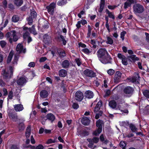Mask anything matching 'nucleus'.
<instances>
[{"mask_svg": "<svg viewBox=\"0 0 149 149\" xmlns=\"http://www.w3.org/2000/svg\"><path fill=\"white\" fill-rule=\"evenodd\" d=\"M13 68L12 67H10L8 68L3 71L2 74L3 78L6 79L10 78L13 75Z\"/></svg>", "mask_w": 149, "mask_h": 149, "instance_id": "1", "label": "nucleus"}, {"mask_svg": "<svg viewBox=\"0 0 149 149\" xmlns=\"http://www.w3.org/2000/svg\"><path fill=\"white\" fill-rule=\"evenodd\" d=\"M6 36L7 38H9V41L11 43L13 40L16 41L18 39V38L16 35V32L15 31H12L10 32L7 33Z\"/></svg>", "mask_w": 149, "mask_h": 149, "instance_id": "2", "label": "nucleus"}, {"mask_svg": "<svg viewBox=\"0 0 149 149\" xmlns=\"http://www.w3.org/2000/svg\"><path fill=\"white\" fill-rule=\"evenodd\" d=\"M103 124L102 121L100 120H98L96 123V125L98 127L97 130L95 131L93 133V134L96 136H98L102 131V125Z\"/></svg>", "mask_w": 149, "mask_h": 149, "instance_id": "3", "label": "nucleus"}, {"mask_svg": "<svg viewBox=\"0 0 149 149\" xmlns=\"http://www.w3.org/2000/svg\"><path fill=\"white\" fill-rule=\"evenodd\" d=\"M8 116L10 118L14 121L16 122L18 120V117L15 113L14 110L12 109H9L8 111Z\"/></svg>", "mask_w": 149, "mask_h": 149, "instance_id": "4", "label": "nucleus"}, {"mask_svg": "<svg viewBox=\"0 0 149 149\" xmlns=\"http://www.w3.org/2000/svg\"><path fill=\"white\" fill-rule=\"evenodd\" d=\"M134 11L136 13H141L143 12L144 10L143 7L139 4H136L133 7Z\"/></svg>", "mask_w": 149, "mask_h": 149, "instance_id": "5", "label": "nucleus"}, {"mask_svg": "<svg viewBox=\"0 0 149 149\" xmlns=\"http://www.w3.org/2000/svg\"><path fill=\"white\" fill-rule=\"evenodd\" d=\"M97 56L98 58L108 55L107 52L104 49H100L97 52Z\"/></svg>", "mask_w": 149, "mask_h": 149, "instance_id": "6", "label": "nucleus"}, {"mask_svg": "<svg viewBox=\"0 0 149 149\" xmlns=\"http://www.w3.org/2000/svg\"><path fill=\"white\" fill-rule=\"evenodd\" d=\"M75 97L77 101H81L83 98V94L80 91H77L75 93Z\"/></svg>", "mask_w": 149, "mask_h": 149, "instance_id": "7", "label": "nucleus"}, {"mask_svg": "<svg viewBox=\"0 0 149 149\" xmlns=\"http://www.w3.org/2000/svg\"><path fill=\"white\" fill-rule=\"evenodd\" d=\"M118 57L122 61V64L124 65H127L128 64L127 58L125 56L120 53L117 55Z\"/></svg>", "mask_w": 149, "mask_h": 149, "instance_id": "8", "label": "nucleus"}, {"mask_svg": "<svg viewBox=\"0 0 149 149\" xmlns=\"http://www.w3.org/2000/svg\"><path fill=\"white\" fill-rule=\"evenodd\" d=\"M24 33L23 35V37L24 39L26 40L29 43L31 42L32 40L30 36V34L28 32L27 30H24Z\"/></svg>", "mask_w": 149, "mask_h": 149, "instance_id": "9", "label": "nucleus"}, {"mask_svg": "<svg viewBox=\"0 0 149 149\" xmlns=\"http://www.w3.org/2000/svg\"><path fill=\"white\" fill-rule=\"evenodd\" d=\"M55 7V4L54 3H52L49 6H47V8L49 13L52 15H53Z\"/></svg>", "mask_w": 149, "mask_h": 149, "instance_id": "10", "label": "nucleus"}, {"mask_svg": "<svg viewBox=\"0 0 149 149\" xmlns=\"http://www.w3.org/2000/svg\"><path fill=\"white\" fill-rule=\"evenodd\" d=\"M100 61L103 64H106L110 62V57L108 55L107 56L99 58Z\"/></svg>", "mask_w": 149, "mask_h": 149, "instance_id": "11", "label": "nucleus"}, {"mask_svg": "<svg viewBox=\"0 0 149 149\" xmlns=\"http://www.w3.org/2000/svg\"><path fill=\"white\" fill-rule=\"evenodd\" d=\"M84 74L86 76L90 77H93L95 75V73L93 71L89 69L85 70Z\"/></svg>", "mask_w": 149, "mask_h": 149, "instance_id": "12", "label": "nucleus"}, {"mask_svg": "<svg viewBox=\"0 0 149 149\" xmlns=\"http://www.w3.org/2000/svg\"><path fill=\"white\" fill-rule=\"evenodd\" d=\"M16 50L19 53H25L26 52L25 49L24 48L23 46L21 44H19L17 46L16 48Z\"/></svg>", "mask_w": 149, "mask_h": 149, "instance_id": "13", "label": "nucleus"}, {"mask_svg": "<svg viewBox=\"0 0 149 149\" xmlns=\"http://www.w3.org/2000/svg\"><path fill=\"white\" fill-rule=\"evenodd\" d=\"M121 75V73L119 71H117L116 72L114 79V81L115 82L117 83L120 81Z\"/></svg>", "mask_w": 149, "mask_h": 149, "instance_id": "14", "label": "nucleus"}, {"mask_svg": "<svg viewBox=\"0 0 149 149\" xmlns=\"http://www.w3.org/2000/svg\"><path fill=\"white\" fill-rule=\"evenodd\" d=\"M23 30H27L28 31L33 33L34 35H36L37 34V33L34 28V26L33 25L31 28H28L26 27H23Z\"/></svg>", "mask_w": 149, "mask_h": 149, "instance_id": "15", "label": "nucleus"}, {"mask_svg": "<svg viewBox=\"0 0 149 149\" xmlns=\"http://www.w3.org/2000/svg\"><path fill=\"white\" fill-rule=\"evenodd\" d=\"M43 41L46 43L48 44L51 42V37L47 35H45L43 36Z\"/></svg>", "mask_w": 149, "mask_h": 149, "instance_id": "16", "label": "nucleus"}, {"mask_svg": "<svg viewBox=\"0 0 149 149\" xmlns=\"http://www.w3.org/2000/svg\"><path fill=\"white\" fill-rule=\"evenodd\" d=\"M14 108L17 112L21 111L24 109L23 106L22 104H15L14 106Z\"/></svg>", "mask_w": 149, "mask_h": 149, "instance_id": "17", "label": "nucleus"}, {"mask_svg": "<svg viewBox=\"0 0 149 149\" xmlns=\"http://www.w3.org/2000/svg\"><path fill=\"white\" fill-rule=\"evenodd\" d=\"M85 96L88 99H91L93 97L94 94L92 91H88L85 92Z\"/></svg>", "mask_w": 149, "mask_h": 149, "instance_id": "18", "label": "nucleus"}, {"mask_svg": "<svg viewBox=\"0 0 149 149\" xmlns=\"http://www.w3.org/2000/svg\"><path fill=\"white\" fill-rule=\"evenodd\" d=\"M26 82V79L24 77L20 78L17 81V84L20 85H22Z\"/></svg>", "mask_w": 149, "mask_h": 149, "instance_id": "19", "label": "nucleus"}, {"mask_svg": "<svg viewBox=\"0 0 149 149\" xmlns=\"http://www.w3.org/2000/svg\"><path fill=\"white\" fill-rule=\"evenodd\" d=\"M81 121L82 123L85 125H87L90 123V120L86 117H85L82 118Z\"/></svg>", "mask_w": 149, "mask_h": 149, "instance_id": "20", "label": "nucleus"}, {"mask_svg": "<svg viewBox=\"0 0 149 149\" xmlns=\"http://www.w3.org/2000/svg\"><path fill=\"white\" fill-rule=\"evenodd\" d=\"M124 91L126 94H130L133 92V89L130 87L127 86L124 89Z\"/></svg>", "mask_w": 149, "mask_h": 149, "instance_id": "21", "label": "nucleus"}, {"mask_svg": "<svg viewBox=\"0 0 149 149\" xmlns=\"http://www.w3.org/2000/svg\"><path fill=\"white\" fill-rule=\"evenodd\" d=\"M47 119L52 122L55 120V117L53 114L50 113L47 114Z\"/></svg>", "mask_w": 149, "mask_h": 149, "instance_id": "22", "label": "nucleus"}, {"mask_svg": "<svg viewBox=\"0 0 149 149\" xmlns=\"http://www.w3.org/2000/svg\"><path fill=\"white\" fill-rule=\"evenodd\" d=\"M122 104H120L118 105L117 106H116V109H118L120 110L121 112H123L125 113H127L128 111L127 110H123V108L122 107Z\"/></svg>", "mask_w": 149, "mask_h": 149, "instance_id": "23", "label": "nucleus"}, {"mask_svg": "<svg viewBox=\"0 0 149 149\" xmlns=\"http://www.w3.org/2000/svg\"><path fill=\"white\" fill-rule=\"evenodd\" d=\"M70 65L69 61L67 60H65L62 63V67L65 68H66L68 67Z\"/></svg>", "mask_w": 149, "mask_h": 149, "instance_id": "24", "label": "nucleus"}, {"mask_svg": "<svg viewBox=\"0 0 149 149\" xmlns=\"http://www.w3.org/2000/svg\"><path fill=\"white\" fill-rule=\"evenodd\" d=\"M59 74L60 76L65 77L67 74V72L64 69H61L59 72Z\"/></svg>", "mask_w": 149, "mask_h": 149, "instance_id": "25", "label": "nucleus"}, {"mask_svg": "<svg viewBox=\"0 0 149 149\" xmlns=\"http://www.w3.org/2000/svg\"><path fill=\"white\" fill-rule=\"evenodd\" d=\"M23 0H14V4L18 7L21 6L23 3Z\"/></svg>", "mask_w": 149, "mask_h": 149, "instance_id": "26", "label": "nucleus"}, {"mask_svg": "<svg viewBox=\"0 0 149 149\" xmlns=\"http://www.w3.org/2000/svg\"><path fill=\"white\" fill-rule=\"evenodd\" d=\"M48 93L45 90H43L41 91L40 93V95L41 97L43 98H45L48 96Z\"/></svg>", "mask_w": 149, "mask_h": 149, "instance_id": "27", "label": "nucleus"}, {"mask_svg": "<svg viewBox=\"0 0 149 149\" xmlns=\"http://www.w3.org/2000/svg\"><path fill=\"white\" fill-rule=\"evenodd\" d=\"M106 13L108 15V16L110 18L114 19H115V16L113 13L110 12L108 9L105 10Z\"/></svg>", "mask_w": 149, "mask_h": 149, "instance_id": "28", "label": "nucleus"}, {"mask_svg": "<svg viewBox=\"0 0 149 149\" xmlns=\"http://www.w3.org/2000/svg\"><path fill=\"white\" fill-rule=\"evenodd\" d=\"M101 101H99L98 102L94 109V111L95 112H97L99 110L101 106Z\"/></svg>", "mask_w": 149, "mask_h": 149, "instance_id": "29", "label": "nucleus"}, {"mask_svg": "<svg viewBox=\"0 0 149 149\" xmlns=\"http://www.w3.org/2000/svg\"><path fill=\"white\" fill-rule=\"evenodd\" d=\"M109 104V106L113 109H115L116 107V103L114 100L110 101Z\"/></svg>", "mask_w": 149, "mask_h": 149, "instance_id": "30", "label": "nucleus"}, {"mask_svg": "<svg viewBox=\"0 0 149 149\" xmlns=\"http://www.w3.org/2000/svg\"><path fill=\"white\" fill-rule=\"evenodd\" d=\"M104 0H101L100 9L99 11L101 12L104 8Z\"/></svg>", "mask_w": 149, "mask_h": 149, "instance_id": "31", "label": "nucleus"}, {"mask_svg": "<svg viewBox=\"0 0 149 149\" xmlns=\"http://www.w3.org/2000/svg\"><path fill=\"white\" fill-rule=\"evenodd\" d=\"M57 52L60 56L61 57H64L65 56V52L63 50L58 49Z\"/></svg>", "mask_w": 149, "mask_h": 149, "instance_id": "32", "label": "nucleus"}, {"mask_svg": "<svg viewBox=\"0 0 149 149\" xmlns=\"http://www.w3.org/2000/svg\"><path fill=\"white\" fill-rule=\"evenodd\" d=\"M13 55V53L12 52H10L8 57L7 62V63H9L11 61Z\"/></svg>", "mask_w": 149, "mask_h": 149, "instance_id": "33", "label": "nucleus"}, {"mask_svg": "<svg viewBox=\"0 0 149 149\" xmlns=\"http://www.w3.org/2000/svg\"><path fill=\"white\" fill-rule=\"evenodd\" d=\"M31 129L30 127H28L27 128L26 131L25 133L26 136L27 138H28L31 134Z\"/></svg>", "mask_w": 149, "mask_h": 149, "instance_id": "34", "label": "nucleus"}, {"mask_svg": "<svg viewBox=\"0 0 149 149\" xmlns=\"http://www.w3.org/2000/svg\"><path fill=\"white\" fill-rule=\"evenodd\" d=\"M107 40L106 43L107 44L110 45L112 44L113 43V40L109 36H107Z\"/></svg>", "mask_w": 149, "mask_h": 149, "instance_id": "35", "label": "nucleus"}, {"mask_svg": "<svg viewBox=\"0 0 149 149\" xmlns=\"http://www.w3.org/2000/svg\"><path fill=\"white\" fill-rule=\"evenodd\" d=\"M100 141L102 142H103L105 144H107L108 142V141L107 140H105L104 138L103 134L101 135L100 136Z\"/></svg>", "mask_w": 149, "mask_h": 149, "instance_id": "36", "label": "nucleus"}, {"mask_svg": "<svg viewBox=\"0 0 149 149\" xmlns=\"http://www.w3.org/2000/svg\"><path fill=\"white\" fill-rule=\"evenodd\" d=\"M87 141L89 142V143L88 145V146L90 148H92L94 144V143L92 141V139H87Z\"/></svg>", "mask_w": 149, "mask_h": 149, "instance_id": "37", "label": "nucleus"}, {"mask_svg": "<svg viewBox=\"0 0 149 149\" xmlns=\"http://www.w3.org/2000/svg\"><path fill=\"white\" fill-rule=\"evenodd\" d=\"M88 32L87 34V37L88 38L90 37L91 35V33L92 31V28L89 25H88Z\"/></svg>", "mask_w": 149, "mask_h": 149, "instance_id": "38", "label": "nucleus"}, {"mask_svg": "<svg viewBox=\"0 0 149 149\" xmlns=\"http://www.w3.org/2000/svg\"><path fill=\"white\" fill-rule=\"evenodd\" d=\"M144 95L147 98H149V90H146L143 92Z\"/></svg>", "mask_w": 149, "mask_h": 149, "instance_id": "39", "label": "nucleus"}, {"mask_svg": "<svg viewBox=\"0 0 149 149\" xmlns=\"http://www.w3.org/2000/svg\"><path fill=\"white\" fill-rule=\"evenodd\" d=\"M13 92L12 91H10L9 93V94L7 97L8 100H11L13 98Z\"/></svg>", "mask_w": 149, "mask_h": 149, "instance_id": "40", "label": "nucleus"}, {"mask_svg": "<svg viewBox=\"0 0 149 149\" xmlns=\"http://www.w3.org/2000/svg\"><path fill=\"white\" fill-rule=\"evenodd\" d=\"M81 51L87 54H89L91 52V51L86 48L83 49L81 50Z\"/></svg>", "mask_w": 149, "mask_h": 149, "instance_id": "41", "label": "nucleus"}, {"mask_svg": "<svg viewBox=\"0 0 149 149\" xmlns=\"http://www.w3.org/2000/svg\"><path fill=\"white\" fill-rule=\"evenodd\" d=\"M19 20L18 17L16 15L13 16L12 18V20L14 22H16Z\"/></svg>", "mask_w": 149, "mask_h": 149, "instance_id": "42", "label": "nucleus"}, {"mask_svg": "<svg viewBox=\"0 0 149 149\" xmlns=\"http://www.w3.org/2000/svg\"><path fill=\"white\" fill-rule=\"evenodd\" d=\"M120 146L123 149H125L126 144L124 141H121L120 142Z\"/></svg>", "mask_w": 149, "mask_h": 149, "instance_id": "43", "label": "nucleus"}, {"mask_svg": "<svg viewBox=\"0 0 149 149\" xmlns=\"http://www.w3.org/2000/svg\"><path fill=\"white\" fill-rule=\"evenodd\" d=\"M139 77V74H137L135 77H132L131 79L132 82H135L137 79H138Z\"/></svg>", "mask_w": 149, "mask_h": 149, "instance_id": "44", "label": "nucleus"}, {"mask_svg": "<svg viewBox=\"0 0 149 149\" xmlns=\"http://www.w3.org/2000/svg\"><path fill=\"white\" fill-rule=\"evenodd\" d=\"M130 128L133 132H135L137 130V128L135 126L132 124L130 125Z\"/></svg>", "mask_w": 149, "mask_h": 149, "instance_id": "45", "label": "nucleus"}, {"mask_svg": "<svg viewBox=\"0 0 149 149\" xmlns=\"http://www.w3.org/2000/svg\"><path fill=\"white\" fill-rule=\"evenodd\" d=\"M126 32L125 31H123L120 33V37L122 39V40L123 41L124 39V36L126 34Z\"/></svg>", "mask_w": 149, "mask_h": 149, "instance_id": "46", "label": "nucleus"}, {"mask_svg": "<svg viewBox=\"0 0 149 149\" xmlns=\"http://www.w3.org/2000/svg\"><path fill=\"white\" fill-rule=\"evenodd\" d=\"M66 0H59L57 3V4L59 6H61L64 5L65 3L64 1Z\"/></svg>", "mask_w": 149, "mask_h": 149, "instance_id": "47", "label": "nucleus"}, {"mask_svg": "<svg viewBox=\"0 0 149 149\" xmlns=\"http://www.w3.org/2000/svg\"><path fill=\"white\" fill-rule=\"evenodd\" d=\"M24 126L23 123H21L19 124L18 128L19 130H23L24 128Z\"/></svg>", "mask_w": 149, "mask_h": 149, "instance_id": "48", "label": "nucleus"}, {"mask_svg": "<svg viewBox=\"0 0 149 149\" xmlns=\"http://www.w3.org/2000/svg\"><path fill=\"white\" fill-rule=\"evenodd\" d=\"M18 59V57L17 56L15 55L13 61V63L14 65H16L17 64V60Z\"/></svg>", "mask_w": 149, "mask_h": 149, "instance_id": "49", "label": "nucleus"}, {"mask_svg": "<svg viewBox=\"0 0 149 149\" xmlns=\"http://www.w3.org/2000/svg\"><path fill=\"white\" fill-rule=\"evenodd\" d=\"M131 4H132L129 2H125L124 3V8L126 9L128 7L130 6Z\"/></svg>", "mask_w": 149, "mask_h": 149, "instance_id": "50", "label": "nucleus"}, {"mask_svg": "<svg viewBox=\"0 0 149 149\" xmlns=\"http://www.w3.org/2000/svg\"><path fill=\"white\" fill-rule=\"evenodd\" d=\"M92 140L93 143H97L99 141V138L96 137H94Z\"/></svg>", "mask_w": 149, "mask_h": 149, "instance_id": "51", "label": "nucleus"}, {"mask_svg": "<svg viewBox=\"0 0 149 149\" xmlns=\"http://www.w3.org/2000/svg\"><path fill=\"white\" fill-rule=\"evenodd\" d=\"M2 91L3 95L6 96L8 95V92L7 89L6 88H2Z\"/></svg>", "mask_w": 149, "mask_h": 149, "instance_id": "52", "label": "nucleus"}, {"mask_svg": "<svg viewBox=\"0 0 149 149\" xmlns=\"http://www.w3.org/2000/svg\"><path fill=\"white\" fill-rule=\"evenodd\" d=\"M130 58L132 59L133 61H136V60H139V58L136 57V56L135 55H132L131 56Z\"/></svg>", "mask_w": 149, "mask_h": 149, "instance_id": "53", "label": "nucleus"}, {"mask_svg": "<svg viewBox=\"0 0 149 149\" xmlns=\"http://www.w3.org/2000/svg\"><path fill=\"white\" fill-rule=\"evenodd\" d=\"M7 3L6 0H3L2 2V6L4 8H6L7 7Z\"/></svg>", "mask_w": 149, "mask_h": 149, "instance_id": "54", "label": "nucleus"}, {"mask_svg": "<svg viewBox=\"0 0 149 149\" xmlns=\"http://www.w3.org/2000/svg\"><path fill=\"white\" fill-rule=\"evenodd\" d=\"M33 18L32 17H30L27 19V20L28 22V23L29 25H31L32 24Z\"/></svg>", "mask_w": 149, "mask_h": 149, "instance_id": "55", "label": "nucleus"}, {"mask_svg": "<svg viewBox=\"0 0 149 149\" xmlns=\"http://www.w3.org/2000/svg\"><path fill=\"white\" fill-rule=\"evenodd\" d=\"M6 44V42L5 41L1 40L0 41V45L3 48L5 47Z\"/></svg>", "mask_w": 149, "mask_h": 149, "instance_id": "56", "label": "nucleus"}, {"mask_svg": "<svg viewBox=\"0 0 149 149\" xmlns=\"http://www.w3.org/2000/svg\"><path fill=\"white\" fill-rule=\"evenodd\" d=\"M114 72V70L112 69H110L107 71L108 73L110 75L113 74Z\"/></svg>", "mask_w": 149, "mask_h": 149, "instance_id": "57", "label": "nucleus"}, {"mask_svg": "<svg viewBox=\"0 0 149 149\" xmlns=\"http://www.w3.org/2000/svg\"><path fill=\"white\" fill-rule=\"evenodd\" d=\"M36 15L37 14L36 12L35 11H33L31 13V16L30 17L34 18L36 17Z\"/></svg>", "mask_w": 149, "mask_h": 149, "instance_id": "58", "label": "nucleus"}, {"mask_svg": "<svg viewBox=\"0 0 149 149\" xmlns=\"http://www.w3.org/2000/svg\"><path fill=\"white\" fill-rule=\"evenodd\" d=\"M55 142V141L54 140H53L51 139H48L46 143L47 144H51L53 143H54Z\"/></svg>", "mask_w": 149, "mask_h": 149, "instance_id": "59", "label": "nucleus"}, {"mask_svg": "<svg viewBox=\"0 0 149 149\" xmlns=\"http://www.w3.org/2000/svg\"><path fill=\"white\" fill-rule=\"evenodd\" d=\"M110 94V91L109 90H107L105 91V94L104 96V97L108 96Z\"/></svg>", "mask_w": 149, "mask_h": 149, "instance_id": "60", "label": "nucleus"}, {"mask_svg": "<svg viewBox=\"0 0 149 149\" xmlns=\"http://www.w3.org/2000/svg\"><path fill=\"white\" fill-rule=\"evenodd\" d=\"M105 26L107 28V30L109 32H110V29L109 26L108 22L106 23Z\"/></svg>", "mask_w": 149, "mask_h": 149, "instance_id": "61", "label": "nucleus"}, {"mask_svg": "<svg viewBox=\"0 0 149 149\" xmlns=\"http://www.w3.org/2000/svg\"><path fill=\"white\" fill-rule=\"evenodd\" d=\"M97 35L95 32H93L92 34V36L91 37V39H93V38H96L97 37Z\"/></svg>", "mask_w": 149, "mask_h": 149, "instance_id": "62", "label": "nucleus"}, {"mask_svg": "<svg viewBox=\"0 0 149 149\" xmlns=\"http://www.w3.org/2000/svg\"><path fill=\"white\" fill-rule=\"evenodd\" d=\"M72 107L74 109H77L79 107V105L77 103H74L72 105Z\"/></svg>", "mask_w": 149, "mask_h": 149, "instance_id": "63", "label": "nucleus"}, {"mask_svg": "<svg viewBox=\"0 0 149 149\" xmlns=\"http://www.w3.org/2000/svg\"><path fill=\"white\" fill-rule=\"evenodd\" d=\"M10 149H19V148L17 146L13 145L11 146Z\"/></svg>", "mask_w": 149, "mask_h": 149, "instance_id": "64", "label": "nucleus"}]
</instances>
